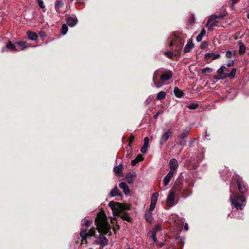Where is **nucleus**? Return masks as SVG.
I'll return each instance as SVG.
<instances>
[{
  "label": "nucleus",
  "mask_w": 249,
  "mask_h": 249,
  "mask_svg": "<svg viewBox=\"0 0 249 249\" xmlns=\"http://www.w3.org/2000/svg\"><path fill=\"white\" fill-rule=\"evenodd\" d=\"M95 223L97 227L96 230L97 229L99 232H102L103 234H99L98 239L95 241L94 244L99 245L100 248L103 249L108 244V240L105 234L111 235V226L107 221L106 215L102 212L98 213Z\"/></svg>",
  "instance_id": "f257e3e1"
},
{
  "label": "nucleus",
  "mask_w": 249,
  "mask_h": 249,
  "mask_svg": "<svg viewBox=\"0 0 249 249\" xmlns=\"http://www.w3.org/2000/svg\"><path fill=\"white\" fill-rule=\"evenodd\" d=\"M109 206L111 209L114 216L119 215L121 218L128 222L130 221V217L127 213H124V212L126 210L129 209V207L127 205H124L121 203L113 201H110L108 204Z\"/></svg>",
  "instance_id": "f03ea898"
},
{
  "label": "nucleus",
  "mask_w": 249,
  "mask_h": 249,
  "mask_svg": "<svg viewBox=\"0 0 249 249\" xmlns=\"http://www.w3.org/2000/svg\"><path fill=\"white\" fill-rule=\"evenodd\" d=\"M230 200L231 204L237 210H242L246 206V199L234 193H232L230 196Z\"/></svg>",
  "instance_id": "7ed1b4c3"
},
{
  "label": "nucleus",
  "mask_w": 249,
  "mask_h": 249,
  "mask_svg": "<svg viewBox=\"0 0 249 249\" xmlns=\"http://www.w3.org/2000/svg\"><path fill=\"white\" fill-rule=\"evenodd\" d=\"M229 71V70L225 66H222L217 71V73L220 76L218 79H223L227 77H229L230 79L233 78L236 72V69L233 68L230 72Z\"/></svg>",
  "instance_id": "20e7f679"
},
{
  "label": "nucleus",
  "mask_w": 249,
  "mask_h": 249,
  "mask_svg": "<svg viewBox=\"0 0 249 249\" xmlns=\"http://www.w3.org/2000/svg\"><path fill=\"white\" fill-rule=\"evenodd\" d=\"M183 45V41L182 39L179 37L175 35L172 38L170 42V46L172 47V51L177 52L179 53Z\"/></svg>",
  "instance_id": "39448f33"
},
{
  "label": "nucleus",
  "mask_w": 249,
  "mask_h": 249,
  "mask_svg": "<svg viewBox=\"0 0 249 249\" xmlns=\"http://www.w3.org/2000/svg\"><path fill=\"white\" fill-rule=\"evenodd\" d=\"M96 232V229L92 228L89 230H85L81 231L80 233V235L82 238V240L81 242V244H88V242L87 241V238H88L89 236H95V234Z\"/></svg>",
  "instance_id": "423d86ee"
},
{
  "label": "nucleus",
  "mask_w": 249,
  "mask_h": 249,
  "mask_svg": "<svg viewBox=\"0 0 249 249\" xmlns=\"http://www.w3.org/2000/svg\"><path fill=\"white\" fill-rule=\"evenodd\" d=\"M223 16L212 15L208 19L206 26L210 31L213 29V27L216 25V23L218 22V19H222Z\"/></svg>",
  "instance_id": "0eeeda50"
},
{
  "label": "nucleus",
  "mask_w": 249,
  "mask_h": 249,
  "mask_svg": "<svg viewBox=\"0 0 249 249\" xmlns=\"http://www.w3.org/2000/svg\"><path fill=\"white\" fill-rule=\"evenodd\" d=\"M172 135V132L170 130H167L161 136L160 143L161 145H163Z\"/></svg>",
  "instance_id": "6e6552de"
},
{
  "label": "nucleus",
  "mask_w": 249,
  "mask_h": 249,
  "mask_svg": "<svg viewBox=\"0 0 249 249\" xmlns=\"http://www.w3.org/2000/svg\"><path fill=\"white\" fill-rule=\"evenodd\" d=\"M175 193L174 191H170L167 196L166 200V205L169 207H171L174 203Z\"/></svg>",
  "instance_id": "1a4fd4ad"
},
{
  "label": "nucleus",
  "mask_w": 249,
  "mask_h": 249,
  "mask_svg": "<svg viewBox=\"0 0 249 249\" xmlns=\"http://www.w3.org/2000/svg\"><path fill=\"white\" fill-rule=\"evenodd\" d=\"M170 171L175 173L178 167V162L175 159H172L169 162Z\"/></svg>",
  "instance_id": "9d476101"
},
{
  "label": "nucleus",
  "mask_w": 249,
  "mask_h": 249,
  "mask_svg": "<svg viewBox=\"0 0 249 249\" xmlns=\"http://www.w3.org/2000/svg\"><path fill=\"white\" fill-rule=\"evenodd\" d=\"M159 73L157 71L154 72L153 77V82L155 84V87L157 88H160L163 85V83L161 81H159L158 80Z\"/></svg>",
  "instance_id": "9b49d317"
},
{
  "label": "nucleus",
  "mask_w": 249,
  "mask_h": 249,
  "mask_svg": "<svg viewBox=\"0 0 249 249\" xmlns=\"http://www.w3.org/2000/svg\"><path fill=\"white\" fill-rule=\"evenodd\" d=\"M172 77V73L170 71H166L165 73H163L160 76V80L161 82L164 83L167 80L170 79Z\"/></svg>",
  "instance_id": "f8f14e48"
},
{
  "label": "nucleus",
  "mask_w": 249,
  "mask_h": 249,
  "mask_svg": "<svg viewBox=\"0 0 249 249\" xmlns=\"http://www.w3.org/2000/svg\"><path fill=\"white\" fill-rule=\"evenodd\" d=\"M136 177V175L134 172H129L126 175V179L129 184L133 183L134 179Z\"/></svg>",
  "instance_id": "ddd939ff"
},
{
  "label": "nucleus",
  "mask_w": 249,
  "mask_h": 249,
  "mask_svg": "<svg viewBox=\"0 0 249 249\" xmlns=\"http://www.w3.org/2000/svg\"><path fill=\"white\" fill-rule=\"evenodd\" d=\"M16 44L18 45L17 51H21L29 47L27 43L25 41L17 42Z\"/></svg>",
  "instance_id": "4468645a"
},
{
  "label": "nucleus",
  "mask_w": 249,
  "mask_h": 249,
  "mask_svg": "<svg viewBox=\"0 0 249 249\" xmlns=\"http://www.w3.org/2000/svg\"><path fill=\"white\" fill-rule=\"evenodd\" d=\"M77 22V19L75 17H69L67 18V23L71 27H73Z\"/></svg>",
  "instance_id": "2eb2a0df"
},
{
  "label": "nucleus",
  "mask_w": 249,
  "mask_h": 249,
  "mask_svg": "<svg viewBox=\"0 0 249 249\" xmlns=\"http://www.w3.org/2000/svg\"><path fill=\"white\" fill-rule=\"evenodd\" d=\"M119 187L123 189L124 194L128 195L130 193V190L126 183L122 182L119 184Z\"/></svg>",
  "instance_id": "dca6fc26"
},
{
  "label": "nucleus",
  "mask_w": 249,
  "mask_h": 249,
  "mask_svg": "<svg viewBox=\"0 0 249 249\" xmlns=\"http://www.w3.org/2000/svg\"><path fill=\"white\" fill-rule=\"evenodd\" d=\"M174 174V173L169 171L168 174L164 177L163 182L165 186H166L168 184L169 182L170 181L171 178L173 177Z\"/></svg>",
  "instance_id": "f3484780"
},
{
  "label": "nucleus",
  "mask_w": 249,
  "mask_h": 249,
  "mask_svg": "<svg viewBox=\"0 0 249 249\" xmlns=\"http://www.w3.org/2000/svg\"><path fill=\"white\" fill-rule=\"evenodd\" d=\"M194 47V44L193 43L192 41L191 40L188 41L184 48V53H188L190 52Z\"/></svg>",
  "instance_id": "a211bd4d"
},
{
  "label": "nucleus",
  "mask_w": 249,
  "mask_h": 249,
  "mask_svg": "<svg viewBox=\"0 0 249 249\" xmlns=\"http://www.w3.org/2000/svg\"><path fill=\"white\" fill-rule=\"evenodd\" d=\"M27 35L29 39L32 40H36L38 37L36 33L32 31H28L27 32Z\"/></svg>",
  "instance_id": "6ab92c4d"
},
{
  "label": "nucleus",
  "mask_w": 249,
  "mask_h": 249,
  "mask_svg": "<svg viewBox=\"0 0 249 249\" xmlns=\"http://www.w3.org/2000/svg\"><path fill=\"white\" fill-rule=\"evenodd\" d=\"M174 93L175 96L178 98L181 97L183 95V91L177 87L174 88Z\"/></svg>",
  "instance_id": "aec40b11"
},
{
  "label": "nucleus",
  "mask_w": 249,
  "mask_h": 249,
  "mask_svg": "<svg viewBox=\"0 0 249 249\" xmlns=\"http://www.w3.org/2000/svg\"><path fill=\"white\" fill-rule=\"evenodd\" d=\"M237 184L238 186V190L242 193L243 194L246 191V188L244 186L243 183L241 181H238Z\"/></svg>",
  "instance_id": "412c9836"
},
{
  "label": "nucleus",
  "mask_w": 249,
  "mask_h": 249,
  "mask_svg": "<svg viewBox=\"0 0 249 249\" xmlns=\"http://www.w3.org/2000/svg\"><path fill=\"white\" fill-rule=\"evenodd\" d=\"M110 195L111 196H121L120 191L117 186H116L113 189L111 190L110 193Z\"/></svg>",
  "instance_id": "4be33fe9"
},
{
  "label": "nucleus",
  "mask_w": 249,
  "mask_h": 249,
  "mask_svg": "<svg viewBox=\"0 0 249 249\" xmlns=\"http://www.w3.org/2000/svg\"><path fill=\"white\" fill-rule=\"evenodd\" d=\"M239 53L240 54H243L246 51V47L244 44L241 42H239Z\"/></svg>",
  "instance_id": "5701e85b"
},
{
  "label": "nucleus",
  "mask_w": 249,
  "mask_h": 249,
  "mask_svg": "<svg viewBox=\"0 0 249 249\" xmlns=\"http://www.w3.org/2000/svg\"><path fill=\"white\" fill-rule=\"evenodd\" d=\"M166 93L164 91H161L157 94L156 98L158 100H162L165 98Z\"/></svg>",
  "instance_id": "b1692460"
},
{
  "label": "nucleus",
  "mask_w": 249,
  "mask_h": 249,
  "mask_svg": "<svg viewBox=\"0 0 249 249\" xmlns=\"http://www.w3.org/2000/svg\"><path fill=\"white\" fill-rule=\"evenodd\" d=\"M64 3L62 0H58L56 2L55 8L57 11H58L60 8L62 7Z\"/></svg>",
  "instance_id": "393cba45"
},
{
  "label": "nucleus",
  "mask_w": 249,
  "mask_h": 249,
  "mask_svg": "<svg viewBox=\"0 0 249 249\" xmlns=\"http://www.w3.org/2000/svg\"><path fill=\"white\" fill-rule=\"evenodd\" d=\"M122 169L123 165L122 164H119V165L114 167V171L115 173L119 174L122 172Z\"/></svg>",
  "instance_id": "a878e982"
},
{
  "label": "nucleus",
  "mask_w": 249,
  "mask_h": 249,
  "mask_svg": "<svg viewBox=\"0 0 249 249\" xmlns=\"http://www.w3.org/2000/svg\"><path fill=\"white\" fill-rule=\"evenodd\" d=\"M189 134V131L188 130H185L182 133H181L179 135V139L180 140H183L185 138L187 137L188 136Z\"/></svg>",
  "instance_id": "bb28decb"
},
{
  "label": "nucleus",
  "mask_w": 249,
  "mask_h": 249,
  "mask_svg": "<svg viewBox=\"0 0 249 249\" xmlns=\"http://www.w3.org/2000/svg\"><path fill=\"white\" fill-rule=\"evenodd\" d=\"M162 229V225L160 224H157L154 227V228L153 229V230L152 231V232H155L156 233V232L159 231H160Z\"/></svg>",
  "instance_id": "cd10ccee"
},
{
  "label": "nucleus",
  "mask_w": 249,
  "mask_h": 249,
  "mask_svg": "<svg viewBox=\"0 0 249 249\" xmlns=\"http://www.w3.org/2000/svg\"><path fill=\"white\" fill-rule=\"evenodd\" d=\"M6 48L12 50L17 51V48L15 45L13 44L11 42H9L6 45Z\"/></svg>",
  "instance_id": "c85d7f7f"
},
{
  "label": "nucleus",
  "mask_w": 249,
  "mask_h": 249,
  "mask_svg": "<svg viewBox=\"0 0 249 249\" xmlns=\"http://www.w3.org/2000/svg\"><path fill=\"white\" fill-rule=\"evenodd\" d=\"M213 71V69L212 68L206 67L204 69H203L201 71V72L204 74L210 73Z\"/></svg>",
  "instance_id": "c756f323"
},
{
  "label": "nucleus",
  "mask_w": 249,
  "mask_h": 249,
  "mask_svg": "<svg viewBox=\"0 0 249 249\" xmlns=\"http://www.w3.org/2000/svg\"><path fill=\"white\" fill-rule=\"evenodd\" d=\"M158 196H159V194L158 193H155L153 194L151 197V202L157 203V201Z\"/></svg>",
  "instance_id": "7c9ffc66"
},
{
  "label": "nucleus",
  "mask_w": 249,
  "mask_h": 249,
  "mask_svg": "<svg viewBox=\"0 0 249 249\" xmlns=\"http://www.w3.org/2000/svg\"><path fill=\"white\" fill-rule=\"evenodd\" d=\"M145 219L148 222H151L152 221V213L151 212H148L145 214Z\"/></svg>",
  "instance_id": "2f4dec72"
},
{
  "label": "nucleus",
  "mask_w": 249,
  "mask_h": 249,
  "mask_svg": "<svg viewBox=\"0 0 249 249\" xmlns=\"http://www.w3.org/2000/svg\"><path fill=\"white\" fill-rule=\"evenodd\" d=\"M68 32V27L66 24H64L62 26V34L63 35H65Z\"/></svg>",
  "instance_id": "473e14b6"
},
{
  "label": "nucleus",
  "mask_w": 249,
  "mask_h": 249,
  "mask_svg": "<svg viewBox=\"0 0 249 249\" xmlns=\"http://www.w3.org/2000/svg\"><path fill=\"white\" fill-rule=\"evenodd\" d=\"M198 104L196 103H192L188 105V107L190 109H195L197 108Z\"/></svg>",
  "instance_id": "72a5a7b5"
},
{
  "label": "nucleus",
  "mask_w": 249,
  "mask_h": 249,
  "mask_svg": "<svg viewBox=\"0 0 249 249\" xmlns=\"http://www.w3.org/2000/svg\"><path fill=\"white\" fill-rule=\"evenodd\" d=\"M82 225H84L87 227H89L91 222L89 220L84 219L82 221Z\"/></svg>",
  "instance_id": "f704fd0d"
},
{
  "label": "nucleus",
  "mask_w": 249,
  "mask_h": 249,
  "mask_svg": "<svg viewBox=\"0 0 249 249\" xmlns=\"http://www.w3.org/2000/svg\"><path fill=\"white\" fill-rule=\"evenodd\" d=\"M148 146L146 144H143L141 149V151L142 153H146L147 152V149Z\"/></svg>",
  "instance_id": "c9c22d12"
},
{
  "label": "nucleus",
  "mask_w": 249,
  "mask_h": 249,
  "mask_svg": "<svg viewBox=\"0 0 249 249\" xmlns=\"http://www.w3.org/2000/svg\"><path fill=\"white\" fill-rule=\"evenodd\" d=\"M156 205V203L151 202V204H150V208H149V211H153L154 210V209L155 208Z\"/></svg>",
  "instance_id": "e433bc0d"
},
{
  "label": "nucleus",
  "mask_w": 249,
  "mask_h": 249,
  "mask_svg": "<svg viewBox=\"0 0 249 249\" xmlns=\"http://www.w3.org/2000/svg\"><path fill=\"white\" fill-rule=\"evenodd\" d=\"M232 54H233V53L232 52L228 51L226 53V57H227L228 58H230L231 57Z\"/></svg>",
  "instance_id": "4c0bfd02"
},
{
  "label": "nucleus",
  "mask_w": 249,
  "mask_h": 249,
  "mask_svg": "<svg viewBox=\"0 0 249 249\" xmlns=\"http://www.w3.org/2000/svg\"><path fill=\"white\" fill-rule=\"evenodd\" d=\"M38 2V5L41 9H43L44 8V6L43 5V1L42 0H37Z\"/></svg>",
  "instance_id": "58836bf2"
},
{
  "label": "nucleus",
  "mask_w": 249,
  "mask_h": 249,
  "mask_svg": "<svg viewBox=\"0 0 249 249\" xmlns=\"http://www.w3.org/2000/svg\"><path fill=\"white\" fill-rule=\"evenodd\" d=\"M138 161V162L139 161H142L143 159V157L142 156V155L139 154L137 156V157H136V158L135 159Z\"/></svg>",
  "instance_id": "ea45409f"
},
{
  "label": "nucleus",
  "mask_w": 249,
  "mask_h": 249,
  "mask_svg": "<svg viewBox=\"0 0 249 249\" xmlns=\"http://www.w3.org/2000/svg\"><path fill=\"white\" fill-rule=\"evenodd\" d=\"M151 236L152 237L153 241L155 243L157 241V237H156V233L155 232H152L151 233Z\"/></svg>",
  "instance_id": "a19ab883"
},
{
  "label": "nucleus",
  "mask_w": 249,
  "mask_h": 249,
  "mask_svg": "<svg viewBox=\"0 0 249 249\" xmlns=\"http://www.w3.org/2000/svg\"><path fill=\"white\" fill-rule=\"evenodd\" d=\"M213 53H207L205 54V57L206 59L210 58V57H212Z\"/></svg>",
  "instance_id": "79ce46f5"
},
{
  "label": "nucleus",
  "mask_w": 249,
  "mask_h": 249,
  "mask_svg": "<svg viewBox=\"0 0 249 249\" xmlns=\"http://www.w3.org/2000/svg\"><path fill=\"white\" fill-rule=\"evenodd\" d=\"M165 54L168 56V57L170 58H172L173 56V53L171 52H166Z\"/></svg>",
  "instance_id": "37998d69"
},
{
  "label": "nucleus",
  "mask_w": 249,
  "mask_h": 249,
  "mask_svg": "<svg viewBox=\"0 0 249 249\" xmlns=\"http://www.w3.org/2000/svg\"><path fill=\"white\" fill-rule=\"evenodd\" d=\"M220 57V55L219 54H214L213 55L212 59L213 60H215L216 59H218Z\"/></svg>",
  "instance_id": "c03bdc74"
},
{
  "label": "nucleus",
  "mask_w": 249,
  "mask_h": 249,
  "mask_svg": "<svg viewBox=\"0 0 249 249\" xmlns=\"http://www.w3.org/2000/svg\"><path fill=\"white\" fill-rule=\"evenodd\" d=\"M185 143H186V141L184 139L180 140V141L179 142V144L180 145L183 147L185 145Z\"/></svg>",
  "instance_id": "a18cd8bd"
},
{
  "label": "nucleus",
  "mask_w": 249,
  "mask_h": 249,
  "mask_svg": "<svg viewBox=\"0 0 249 249\" xmlns=\"http://www.w3.org/2000/svg\"><path fill=\"white\" fill-rule=\"evenodd\" d=\"M144 144L149 146V139L148 137H146L144 139Z\"/></svg>",
  "instance_id": "49530a36"
},
{
  "label": "nucleus",
  "mask_w": 249,
  "mask_h": 249,
  "mask_svg": "<svg viewBox=\"0 0 249 249\" xmlns=\"http://www.w3.org/2000/svg\"><path fill=\"white\" fill-rule=\"evenodd\" d=\"M207 46H208V43L207 42H203V43L201 45V47L202 49H204Z\"/></svg>",
  "instance_id": "de8ad7c7"
},
{
  "label": "nucleus",
  "mask_w": 249,
  "mask_h": 249,
  "mask_svg": "<svg viewBox=\"0 0 249 249\" xmlns=\"http://www.w3.org/2000/svg\"><path fill=\"white\" fill-rule=\"evenodd\" d=\"M202 37H201L199 35H198L196 36V40L197 42H200L202 40Z\"/></svg>",
  "instance_id": "09e8293b"
},
{
  "label": "nucleus",
  "mask_w": 249,
  "mask_h": 249,
  "mask_svg": "<svg viewBox=\"0 0 249 249\" xmlns=\"http://www.w3.org/2000/svg\"><path fill=\"white\" fill-rule=\"evenodd\" d=\"M138 162V161L136 159H135L131 161V164L132 166H135Z\"/></svg>",
  "instance_id": "8fccbe9b"
},
{
  "label": "nucleus",
  "mask_w": 249,
  "mask_h": 249,
  "mask_svg": "<svg viewBox=\"0 0 249 249\" xmlns=\"http://www.w3.org/2000/svg\"><path fill=\"white\" fill-rule=\"evenodd\" d=\"M233 61H230V62H229L228 64H227V66L228 67H231L232 66H233Z\"/></svg>",
  "instance_id": "3c124183"
},
{
  "label": "nucleus",
  "mask_w": 249,
  "mask_h": 249,
  "mask_svg": "<svg viewBox=\"0 0 249 249\" xmlns=\"http://www.w3.org/2000/svg\"><path fill=\"white\" fill-rule=\"evenodd\" d=\"M161 111H158V112H157V113L154 115V118L155 119H156V118L158 117V116L160 114H161Z\"/></svg>",
  "instance_id": "603ef678"
},
{
  "label": "nucleus",
  "mask_w": 249,
  "mask_h": 249,
  "mask_svg": "<svg viewBox=\"0 0 249 249\" xmlns=\"http://www.w3.org/2000/svg\"><path fill=\"white\" fill-rule=\"evenodd\" d=\"M134 136H132V135H131V136L129 137V142H133V140H134Z\"/></svg>",
  "instance_id": "864d4df0"
},
{
  "label": "nucleus",
  "mask_w": 249,
  "mask_h": 249,
  "mask_svg": "<svg viewBox=\"0 0 249 249\" xmlns=\"http://www.w3.org/2000/svg\"><path fill=\"white\" fill-rule=\"evenodd\" d=\"M202 34H203V35H205V33H206V31L205 30L204 28H203L202 29V30L201 31V32H200Z\"/></svg>",
  "instance_id": "5fc2aeb1"
},
{
  "label": "nucleus",
  "mask_w": 249,
  "mask_h": 249,
  "mask_svg": "<svg viewBox=\"0 0 249 249\" xmlns=\"http://www.w3.org/2000/svg\"><path fill=\"white\" fill-rule=\"evenodd\" d=\"M236 3V0H231V4L233 6Z\"/></svg>",
  "instance_id": "6e6d98bb"
},
{
  "label": "nucleus",
  "mask_w": 249,
  "mask_h": 249,
  "mask_svg": "<svg viewBox=\"0 0 249 249\" xmlns=\"http://www.w3.org/2000/svg\"><path fill=\"white\" fill-rule=\"evenodd\" d=\"M184 229L187 231L188 229V224H186L185 225H184Z\"/></svg>",
  "instance_id": "4d7b16f0"
},
{
  "label": "nucleus",
  "mask_w": 249,
  "mask_h": 249,
  "mask_svg": "<svg viewBox=\"0 0 249 249\" xmlns=\"http://www.w3.org/2000/svg\"><path fill=\"white\" fill-rule=\"evenodd\" d=\"M195 139H191V141H190V143L191 144V143H193L195 142Z\"/></svg>",
  "instance_id": "13d9d810"
},
{
  "label": "nucleus",
  "mask_w": 249,
  "mask_h": 249,
  "mask_svg": "<svg viewBox=\"0 0 249 249\" xmlns=\"http://www.w3.org/2000/svg\"><path fill=\"white\" fill-rule=\"evenodd\" d=\"M219 77H220V76H219V75H218H218H217V76H215L214 77L215 79H216V80H218V78H219Z\"/></svg>",
  "instance_id": "bf43d9fd"
},
{
  "label": "nucleus",
  "mask_w": 249,
  "mask_h": 249,
  "mask_svg": "<svg viewBox=\"0 0 249 249\" xmlns=\"http://www.w3.org/2000/svg\"><path fill=\"white\" fill-rule=\"evenodd\" d=\"M201 37H203V36H204L203 34H202L201 33L199 34Z\"/></svg>",
  "instance_id": "052dcab7"
},
{
  "label": "nucleus",
  "mask_w": 249,
  "mask_h": 249,
  "mask_svg": "<svg viewBox=\"0 0 249 249\" xmlns=\"http://www.w3.org/2000/svg\"><path fill=\"white\" fill-rule=\"evenodd\" d=\"M194 18H193V19H192V21H190V22H191V23H193V22H194Z\"/></svg>",
  "instance_id": "680f3d73"
},
{
  "label": "nucleus",
  "mask_w": 249,
  "mask_h": 249,
  "mask_svg": "<svg viewBox=\"0 0 249 249\" xmlns=\"http://www.w3.org/2000/svg\"><path fill=\"white\" fill-rule=\"evenodd\" d=\"M5 49H6V48H3V49H2V52L4 51Z\"/></svg>",
  "instance_id": "e2e57ef3"
},
{
  "label": "nucleus",
  "mask_w": 249,
  "mask_h": 249,
  "mask_svg": "<svg viewBox=\"0 0 249 249\" xmlns=\"http://www.w3.org/2000/svg\"><path fill=\"white\" fill-rule=\"evenodd\" d=\"M92 249V248H89V249Z\"/></svg>",
  "instance_id": "0e129e2a"
}]
</instances>
